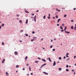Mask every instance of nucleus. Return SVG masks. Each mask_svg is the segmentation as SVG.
Segmentation results:
<instances>
[{"label":"nucleus","instance_id":"1","mask_svg":"<svg viewBox=\"0 0 76 76\" xmlns=\"http://www.w3.org/2000/svg\"><path fill=\"white\" fill-rule=\"evenodd\" d=\"M56 62L55 61H54V63L53 64V66H56Z\"/></svg>","mask_w":76,"mask_h":76},{"label":"nucleus","instance_id":"2","mask_svg":"<svg viewBox=\"0 0 76 76\" xmlns=\"http://www.w3.org/2000/svg\"><path fill=\"white\" fill-rule=\"evenodd\" d=\"M37 16L35 15L34 18V20L35 22H36V17Z\"/></svg>","mask_w":76,"mask_h":76},{"label":"nucleus","instance_id":"3","mask_svg":"<svg viewBox=\"0 0 76 76\" xmlns=\"http://www.w3.org/2000/svg\"><path fill=\"white\" fill-rule=\"evenodd\" d=\"M45 65H46V64H43L41 67V68H42V67H43V66H45Z\"/></svg>","mask_w":76,"mask_h":76},{"label":"nucleus","instance_id":"4","mask_svg":"<svg viewBox=\"0 0 76 76\" xmlns=\"http://www.w3.org/2000/svg\"><path fill=\"white\" fill-rule=\"evenodd\" d=\"M65 32L66 34H70V32L65 31Z\"/></svg>","mask_w":76,"mask_h":76},{"label":"nucleus","instance_id":"5","mask_svg":"<svg viewBox=\"0 0 76 76\" xmlns=\"http://www.w3.org/2000/svg\"><path fill=\"white\" fill-rule=\"evenodd\" d=\"M6 76H9V73H7V72H6Z\"/></svg>","mask_w":76,"mask_h":76},{"label":"nucleus","instance_id":"6","mask_svg":"<svg viewBox=\"0 0 76 76\" xmlns=\"http://www.w3.org/2000/svg\"><path fill=\"white\" fill-rule=\"evenodd\" d=\"M56 11H58V12H60V10H58V9L56 8Z\"/></svg>","mask_w":76,"mask_h":76},{"label":"nucleus","instance_id":"7","mask_svg":"<svg viewBox=\"0 0 76 76\" xmlns=\"http://www.w3.org/2000/svg\"><path fill=\"white\" fill-rule=\"evenodd\" d=\"M42 60L43 61H44V62H45V61H46V60H45L44 59H42Z\"/></svg>","mask_w":76,"mask_h":76},{"label":"nucleus","instance_id":"8","mask_svg":"<svg viewBox=\"0 0 76 76\" xmlns=\"http://www.w3.org/2000/svg\"><path fill=\"white\" fill-rule=\"evenodd\" d=\"M43 73H45V74L46 75H48V73H47L45 72H43Z\"/></svg>","mask_w":76,"mask_h":76},{"label":"nucleus","instance_id":"9","mask_svg":"<svg viewBox=\"0 0 76 76\" xmlns=\"http://www.w3.org/2000/svg\"><path fill=\"white\" fill-rule=\"evenodd\" d=\"M4 61H5V59H4L2 61V63H3L4 62Z\"/></svg>","mask_w":76,"mask_h":76},{"label":"nucleus","instance_id":"10","mask_svg":"<svg viewBox=\"0 0 76 76\" xmlns=\"http://www.w3.org/2000/svg\"><path fill=\"white\" fill-rule=\"evenodd\" d=\"M66 29H67V27L66 26H65L64 29V31H66Z\"/></svg>","mask_w":76,"mask_h":76},{"label":"nucleus","instance_id":"11","mask_svg":"<svg viewBox=\"0 0 76 76\" xmlns=\"http://www.w3.org/2000/svg\"><path fill=\"white\" fill-rule=\"evenodd\" d=\"M28 20L27 19L26 22V24H27V23H28Z\"/></svg>","mask_w":76,"mask_h":76},{"label":"nucleus","instance_id":"12","mask_svg":"<svg viewBox=\"0 0 76 76\" xmlns=\"http://www.w3.org/2000/svg\"><path fill=\"white\" fill-rule=\"evenodd\" d=\"M15 55H17V54H18V52H15Z\"/></svg>","mask_w":76,"mask_h":76},{"label":"nucleus","instance_id":"13","mask_svg":"<svg viewBox=\"0 0 76 76\" xmlns=\"http://www.w3.org/2000/svg\"><path fill=\"white\" fill-rule=\"evenodd\" d=\"M60 20H61V19H59L58 20L57 23H58V22H59L60 21Z\"/></svg>","mask_w":76,"mask_h":76},{"label":"nucleus","instance_id":"14","mask_svg":"<svg viewBox=\"0 0 76 76\" xmlns=\"http://www.w3.org/2000/svg\"><path fill=\"white\" fill-rule=\"evenodd\" d=\"M27 58H28V57L27 56H26L25 58V60L26 61Z\"/></svg>","mask_w":76,"mask_h":76},{"label":"nucleus","instance_id":"15","mask_svg":"<svg viewBox=\"0 0 76 76\" xmlns=\"http://www.w3.org/2000/svg\"><path fill=\"white\" fill-rule=\"evenodd\" d=\"M71 29H74V27H73V26H72L71 27Z\"/></svg>","mask_w":76,"mask_h":76},{"label":"nucleus","instance_id":"16","mask_svg":"<svg viewBox=\"0 0 76 76\" xmlns=\"http://www.w3.org/2000/svg\"><path fill=\"white\" fill-rule=\"evenodd\" d=\"M25 12L27 13H29V12L26 10L25 11Z\"/></svg>","mask_w":76,"mask_h":76},{"label":"nucleus","instance_id":"17","mask_svg":"<svg viewBox=\"0 0 76 76\" xmlns=\"http://www.w3.org/2000/svg\"><path fill=\"white\" fill-rule=\"evenodd\" d=\"M49 60L50 62H51V59H50V58H49Z\"/></svg>","mask_w":76,"mask_h":76},{"label":"nucleus","instance_id":"18","mask_svg":"<svg viewBox=\"0 0 76 76\" xmlns=\"http://www.w3.org/2000/svg\"><path fill=\"white\" fill-rule=\"evenodd\" d=\"M19 67V66L18 65H17L16 66V67L17 68H18V67Z\"/></svg>","mask_w":76,"mask_h":76},{"label":"nucleus","instance_id":"19","mask_svg":"<svg viewBox=\"0 0 76 76\" xmlns=\"http://www.w3.org/2000/svg\"><path fill=\"white\" fill-rule=\"evenodd\" d=\"M19 22L20 23H22V21L21 20H20Z\"/></svg>","mask_w":76,"mask_h":76},{"label":"nucleus","instance_id":"20","mask_svg":"<svg viewBox=\"0 0 76 76\" xmlns=\"http://www.w3.org/2000/svg\"><path fill=\"white\" fill-rule=\"evenodd\" d=\"M43 19H45V15H44L43 17Z\"/></svg>","mask_w":76,"mask_h":76},{"label":"nucleus","instance_id":"21","mask_svg":"<svg viewBox=\"0 0 76 76\" xmlns=\"http://www.w3.org/2000/svg\"><path fill=\"white\" fill-rule=\"evenodd\" d=\"M60 28L61 29H63V27L61 26H60Z\"/></svg>","mask_w":76,"mask_h":76},{"label":"nucleus","instance_id":"22","mask_svg":"<svg viewBox=\"0 0 76 76\" xmlns=\"http://www.w3.org/2000/svg\"><path fill=\"white\" fill-rule=\"evenodd\" d=\"M39 62V61H35V63H38Z\"/></svg>","mask_w":76,"mask_h":76},{"label":"nucleus","instance_id":"23","mask_svg":"<svg viewBox=\"0 0 76 76\" xmlns=\"http://www.w3.org/2000/svg\"><path fill=\"white\" fill-rule=\"evenodd\" d=\"M66 71L67 72H69V69H66Z\"/></svg>","mask_w":76,"mask_h":76},{"label":"nucleus","instance_id":"24","mask_svg":"<svg viewBox=\"0 0 76 76\" xmlns=\"http://www.w3.org/2000/svg\"><path fill=\"white\" fill-rule=\"evenodd\" d=\"M70 60V58H68L66 59V61H69Z\"/></svg>","mask_w":76,"mask_h":76},{"label":"nucleus","instance_id":"25","mask_svg":"<svg viewBox=\"0 0 76 76\" xmlns=\"http://www.w3.org/2000/svg\"><path fill=\"white\" fill-rule=\"evenodd\" d=\"M59 70H61V68H59Z\"/></svg>","mask_w":76,"mask_h":76},{"label":"nucleus","instance_id":"26","mask_svg":"<svg viewBox=\"0 0 76 76\" xmlns=\"http://www.w3.org/2000/svg\"><path fill=\"white\" fill-rule=\"evenodd\" d=\"M56 18H58V15H57L56 16Z\"/></svg>","mask_w":76,"mask_h":76},{"label":"nucleus","instance_id":"27","mask_svg":"<svg viewBox=\"0 0 76 76\" xmlns=\"http://www.w3.org/2000/svg\"><path fill=\"white\" fill-rule=\"evenodd\" d=\"M2 45H4V42H2Z\"/></svg>","mask_w":76,"mask_h":76},{"label":"nucleus","instance_id":"28","mask_svg":"<svg viewBox=\"0 0 76 76\" xmlns=\"http://www.w3.org/2000/svg\"><path fill=\"white\" fill-rule=\"evenodd\" d=\"M35 40L34 39H32L31 40V41H32H32H34Z\"/></svg>","mask_w":76,"mask_h":76},{"label":"nucleus","instance_id":"29","mask_svg":"<svg viewBox=\"0 0 76 76\" xmlns=\"http://www.w3.org/2000/svg\"><path fill=\"white\" fill-rule=\"evenodd\" d=\"M59 60H61V57H59Z\"/></svg>","mask_w":76,"mask_h":76},{"label":"nucleus","instance_id":"30","mask_svg":"<svg viewBox=\"0 0 76 76\" xmlns=\"http://www.w3.org/2000/svg\"><path fill=\"white\" fill-rule=\"evenodd\" d=\"M74 29L75 30V31H76V26H75V27L74 28Z\"/></svg>","mask_w":76,"mask_h":76},{"label":"nucleus","instance_id":"31","mask_svg":"<svg viewBox=\"0 0 76 76\" xmlns=\"http://www.w3.org/2000/svg\"><path fill=\"white\" fill-rule=\"evenodd\" d=\"M29 70L30 71H31V69L30 67H29Z\"/></svg>","mask_w":76,"mask_h":76},{"label":"nucleus","instance_id":"32","mask_svg":"<svg viewBox=\"0 0 76 76\" xmlns=\"http://www.w3.org/2000/svg\"><path fill=\"white\" fill-rule=\"evenodd\" d=\"M66 16H67V15H65L64 16V18H65V17H66Z\"/></svg>","mask_w":76,"mask_h":76},{"label":"nucleus","instance_id":"33","mask_svg":"<svg viewBox=\"0 0 76 76\" xmlns=\"http://www.w3.org/2000/svg\"><path fill=\"white\" fill-rule=\"evenodd\" d=\"M17 16L18 17H19V14H18L17 15Z\"/></svg>","mask_w":76,"mask_h":76},{"label":"nucleus","instance_id":"34","mask_svg":"<svg viewBox=\"0 0 76 76\" xmlns=\"http://www.w3.org/2000/svg\"><path fill=\"white\" fill-rule=\"evenodd\" d=\"M64 23L62 24V26H64Z\"/></svg>","mask_w":76,"mask_h":76},{"label":"nucleus","instance_id":"35","mask_svg":"<svg viewBox=\"0 0 76 76\" xmlns=\"http://www.w3.org/2000/svg\"><path fill=\"white\" fill-rule=\"evenodd\" d=\"M69 67V65H67L66 66V67L67 68V67Z\"/></svg>","mask_w":76,"mask_h":76},{"label":"nucleus","instance_id":"36","mask_svg":"<svg viewBox=\"0 0 76 76\" xmlns=\"http://www.w3.org/2000/svg\"><path fill=\"white\" fill-rule=\"evenodd\" d=\"M48 19H50V17H48Z\"/></svg>","mask_w":76,"mask_h":76},{"label":"nucleus","instance_id":"37","mask_svg":"<svg viewBox=\"0 0 76 76\" xmlns=\"http://www.w3.org/2000/svg\"><path fill=\"white\" fill-rule=\"evenodd\" d=\"M4 24H3L2 25V26H4Z\"/></svg>","mask_w":76,"mask_h":76},{"label":"nucleus","instance_id":"38","mask_svg":"<svg viewBox=\"0 0 76 76\" xmlns=\"http://www.w3.org/2000/svg\"><path fill=\"white\" fill-rule=\"evenodd\" d=\"M50 48H52V47H53V45H51L50 46Z\"/></svg>","mask_w":76,"mask_h":76},{"label":"nucleus","instance_id":"39","mask_svg":"<svg viewBox=\"0 0 76 76\" xmlns=\"http://www.w3.org/2000/svg\"><path fill=\"white\" fill-rule=\"evenodd\" d=\"M32 34H34L35 33V31H33L32 32Z\"/></svg>","mask_w":76,"mask_h":76},{"label":"nucleus","instance_id":"40","mask_svg":"<svg viewBox=\"0 0 76 76\" xmlns=\"http://www.w3.org/2000/svg\"><path fill=\"white\" fill-rule=\"evenodd\" d=\"M53 51H55V49H54L53 50Z\"/></svg>","mask_w":76,"mask_h":76},{"label":"nucleus","instance_id":"41","mask_svg":"<svg viewBox=\"0 0 76 76\" xmlns=\"http://www.w3.org/2000/svg\"><path fill=\"white\" fill-rule=\"evenodd\" d=\"M26 37H28V34H26Z\"/></svg>","mask_w":76,"mask_h":76},{"label":"nucleus","instance_id":"42","mask_svg":"<svg viewBox=\"0 0 76 76\" xmlns=\"http://www.w3.org/2000/svg\"><path fill=\"white\" fill-rule=\"evenodd\" d=\"M66 55H67V56H68V55H69V53H66Z\"/></svg>","mask_w":76,"mask_h":76},{"label":"nucleus","instance_id":"43","mask_svg":"<svg viewBox=\"0 0 76 76\" xmlns=\"http://www.w3.org/2000/svg\"><path fill=\"white\" fill-rule=\"evenodd\" d=\"M63 31H64V30H61V32H63Z\"/></svg>","mask_w":76,"mask_h":76},{"label":"nucleus","instance_id":"44","mask_svg":"<svg viewBox=\"0 0 76 76\" xmlns=\"http://www.w3.org/2000/svg\"><path fill=\"white\" fill-rule=\"evenodd\" d=\"M38 59H39V60H41V59L40 58H38Z\"/></svg>","mask_w":76,"mask_h":76},{"label":"nucleus","instance_id":"45","mask_svg":"<svg viewBox=\"0 0 76 76\" xmlns=\"http://www.w3.org/2000/svg\"><path fill=\"white\" fill-rule=\"evenodd\" d=\"M76 56H74V58H76Z\"/></svg>","mask_w":76,"mask_h":76},{"label":"nucleus","instance_id":"46","mask_svg":"<svg viewBox=\"0 0 76 76\" xmlns=\"http://www.w3.org/2000/svg\"><path fill=\"white\" fill-rule=\"evenodd\" d=\"M35 38L36 39H37V37H33V39H35Z\"/></svg>","mask_w":76,"mask_h":76},{"label":"nucleus","instance_id":"47","mask_svg":"<svg viewBox=\"0 0 76 76\" xmlns=\"http://www.w3.org/2000/svg\"><path fill=\"white\" fill-rule=\"evenodd\" d=\"M66 57H69V56H67V55H66Z\"/></svg>","mask_w":76,"mask_h":76},{"label":"nucleus","instance_id":"48","mask_svg":"<svg viewBox=\"0 0 76 76\" xmlns=\"http://www.w3.org/2000/svg\"><path fill=\"white\" fill-rule=\"evenodd\" d=\"M36 12H39V10H37V11H36Z\"/></svg>","mask_w":76,"mask_h":76},{"label":"nucleus","instance_id":"49","mask_svg":"<svg viewBox=\"0 0 76 76\" xmlns=\"http://www.w3.org/2000/svg\"><path fill=\"white\" fill-rule=\"evenodd\" d=\"M72 72H74L75 70H74V69H72Z\"/></svg>","mask_w":76,"mask_h":76},{"label":"nucleus","instance_id":"50","mask_svg":"<svg viewBox=\"0 0 76 76\" xmlns=\"http://www.w3.org/2000/svg\"><path fill=\"white\" fill-rule=\"evenodd\" d=\"M71 22H73V20H71Z\"/></svg>","mask_w":76,"mask_h":76},{"label":"nucleus","instance_id":"51","mask_svg":"<svg viewBox=\"0 0 76 76\" xmlns=\"http://www.w3.org/2000/svg\"><path fill=\"white\" fill-rule=\"evenodd\" d=\"M31 15H32V16H34V14H31Z\"/></svg>","mask_w":76,"mask_h":76},{"label":"nucleus","instance_id":"52","mask_svg":"<svg viewBox=\"0 0 76 76\" xmlns=\"http://www.w3.org/2000/svg\"><path fill=\"white\" fill-rule=\"evenodd\" d=\"M76 8H74V10H76Z\"/></svg>","mask_w":76,"mask_h":76},{"label":"nucleus","instance_id":"53","mask_svg":"<svg viewBox=\"0 0 76 76\" xmlns=\"http://www.w3.org/2000/svg\"><path fill=\"white\" fill-rule=\"evenodd\" d=\"M31 75H33V73H31Z\"/></svg>","mask_w":76,"mask_h":76},{"label":"nucleus","instance_id":"54","mask_svg":"<svg viewBox=\"0 0 76 76\" xmlns=\"http://www.w3.org/2000/svg\"><path fill=\"white\" fill-rule=\"evenodd\" d=\"M23 32V30H21V31H20V32Z\"/></svg>","mask_w":76,"mask_h":76},{"label":"nucleus","instance_id":"55","mask_svg":"<svg viewBox=\"0 0 76 76\" xmlns=\"http://www.w3.org/2000/svg\"><path fill=\"white\" fill-rule=\"evenodd\" d=\"M1 28V26H0V29Z\"/></svg>","mask_w":76,"mask_h":76},{"label":"nucleus","instance_id":"56","mask_svg":"<svg viewBox=\"0 0 76 76\" xmlns=\"http://www.w3.org/2000/svg\"><path fill=\"white\" fill-rule=\"evenodd\" d=\"M26 66H29V64H27L26 65Z\"/></svg>","mask_w":76,"mask_h":76},{"label":"nucleus","instance_id":"57","mask_svg":"<svg viewBox=\"0 0 76 76\" xmlns=\"http://www.w3.org/2000/svg\"><path fill=\"white\" fill-rule=\"evenodd\" d=\"M57 26H59V24H57Z\"/></svg>","mask_w":76,"mask_h":76},{"label":"nucleus","instance_id":"58","mask_svg":"<svg viewBox=\"0 0 76 76\" xmlns=\"http://www.w3.org/2000/svg\"><path fill=\"white\" fill-rule=\"evenodd\" d=\"M62 9H65V8H62Z\"/></svg>","mask_w":76,"mask_h":76},{"label":"nucleus","instance_id":"59","mask_svg":"<svg viewBox=\"0 0 76 76\" xmlns=\"http://www.w3.org/2000/svg\"><path fill=\"white\" fill-rule=\"evenodd\" d=\"M23 70H25V68H23Z\"/></svg>","mask_w":76,"mask_h":76},{"label":"nucleus","instance_id":"60","mask_svg":"<svg viewBox=\"0 0 76 76\" xmlns=\"http://www.w3.org/2000/svg\"><path fill=\"white\" fill-rule=\"evenodd\" d=\"M41 40L42 41V40H43V39H42V38L41 39Z\"/></svg>","mask_w":76,"mask_h":76},{"label":"nucleus","instance_id":"61","mask_svg":"<svg viewBox=\"0 0 76 76\" xmlns=\"http://www.w3.org/2000/svg\"><path fill=\"white\" fill-rule=\"evenodd\" d=\"M64 58H66V57H65V56H64Z\"/></svg>","mask_w":76,"mask_h":76},{"label":"nucleus","instance_id":"62","mask_svg":"<svg viewBox=\"0 0 76 76\" xmlns=\"http://www.w3.org/2000/svg\"><path fill=\"white\" fill-rule=\"evenodd\" d=\"M20 42H21L22 41H21V40L20 41Z\"/></svg>","mask_w":76,"mask_h":76},{"label":"nucleus","instance_id":"63","mask_svg":"<svg viewBox=\"0 0 76 76\" xmlns=\"http://www.w3.org/2000/svg\"><path fill=\"white\" fill-rule=\"evenodd\" d=\"M53 19H55V17H53Z\"/></svg>","mask_w":76,"mask_h":76},{"label":"nucleus","instance_id":"64","mask_svg":"<svg viewBox=\"0 0 76 76\" xmlns=\"http://www.w3.org/2000/svg\"><path fill=\"white\" fill-rule=\"evenodd\" d=\"M74 65H75V66H76V64H74Z\"/></svg>","mask_w":76,"mask_h":76}]
</instances>
